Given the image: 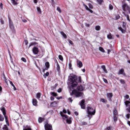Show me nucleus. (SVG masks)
Listing matches in <instances>:
<instances>
[{
    "instance_id": "f257e3e1",
    "label": "nucleus",
    "mask_w": 130,
    "mask_h": 130,
    "mask_svg": "<svg viewBox=\"0 0 130 130\" xmlns=\"http://www.w3.org/2000/svg\"><path fill=\"white\" fill-rule=\"evenodd\" d=\"M78 83H82V78L79 76L77 77L76 75L71 74L69 77L68 85L70 88V92L72 91L71 95H75L76 97H84V93L81 92L85 90V87L82 85L77 87V89H74L78 86Z\"/></svg>"
},
{
    "instance_id": "f03ea898",
    "label": "nucleus",
    "mask_w": 130,
    "mask_h": 130,
    "mask_svg": "<svg viewBox=\"0 0 130 130\" xmlns=\"http://www.w3.org/2000/svg\"><path fill=\"white\" fill-rule=\"evenodd\" d=\"M60 114L62 117L64 122V121H66L67 123H68V124H71L72 123V117H69L66 115L67 114V110H66V109H63L62 112H60Z\"/></svg>"
},
{
    "instance_id": "7ed1b4c3",
    "label": "nucleus",
    "mask_w": 130,
    "mask_h": 130,
    "mask_svg": "<svg viewBox=\"0 0 130 130\" xmlns=\"http://www.w3.org/2000/svg\"><path fill=\"white\" fill-rule=\"evenodd\" d=\"M96 111H95V109L88 107L87 108V116L88 117H90V116H92V115H94L95 114V113Z\"/></svg>"
},
{
    "instance_id": "20e7f679",
    "label": "nucleus",
    "mask_w": 130,
    "mask_h": 130,
    "mask_svg": "<svg viewBox=\"0 0 130 130\" xmlns=\"http://www.w3.org/2000/svg\"><path fill=\"white\" fill-rule=\"evenodd\" d=\"M1 111H2L3 115H4L6 124H7V125H10V124H9V121L8 120V116L6 115V109H5V108L4 107H2L1 108Z\"/></svg>"
},
{
    "instance_id": "39448f33",
    "label": "nucleus",
    "mask_w": 130,
    "mask_h": 130,
    "mask_svg": "<svg viewBox=\"0 0 130 130\" xmlns=\"http://www.w3.org/2000/svg\"><path fill=\"white\" fill-rule=\"evenodd\" d=\"M122 9L124 12H128V13L130 14V8L128 7L127 4L124 3L122 5Z\"/></svg>"
},
{
    "instance_id": "423d86ee",
    "label": "nucleus",
    "mask_w": 130,
    "mask_h": 130,
    "mask_svg": "<svg viewBox=\"0 0 130 130\" xmlns=\"http://www.w3.org/2000/svg\"><path fill=\"white\" fill-rule=\"evenodd\" d=\"M83 6L85 7L86 11H88V12H90V13H93V11L91 9H93V5L91 4H88V7L85 4H83Z\"/></svg>"
},
{
    "instance_id": "0eeeda50",
    "label": "nucleus",
    "mask_w": 130,
    "mask_h": 130,
    "mask_svg": "<svg viewBox=\"0 0 130 130\" xmlns=\"http://www.w3.org/2000/svg\"><path fill=\"white\" fill-rule=\"evenodd\" d=\"M124 104L125 105V106L127 107V108L126 109V110L128 112H129L130 113V98H129V101H126L124 102Z\"/></svg>"
},
{
    "instance_id": "6e6552de",
    "label": "nucleus",
    "mask_w": 130,
    "mask_h": 130,
    "mask_svg": "<svg viewBox=\"0 0 130 130\" xmlns=\"http://www.w3.org/2000/svg\"><path fill=\"white\" fill-rule=\"evenodd\" d=\"M126 26V23L125 22H123V28L122 27H119V30L122 32V33H125V27Z\"/></svg>"
},
{
    "instance_id": "1a4fd4ad",
    "label": "nucleus",
    "mask_w": 130,
    "mask_h": 130,
    "mask_svg": "<svg viewBox=\"0 0 130 130\" xmlns=\"http://www.w3.org/2000/svg\"><path fill=\"white\" fill-rule=\"evenodd\" d=\"M32 50L34 54H38V53H39V49L37 47H34Z\"/></svg>"
},
{
    "instance_id": "9d476101",
    "label": "nucleus",
    "mask_w": 130,
    "mask_h": 130,
    "mask_svg": "<svg viewBox=\"0 0 130 130\" xmlns=\"http://www.w3.org/2000/svg\"><path fill=\"white\" fill-rule=\"evenodd\" d=\"M45 130H52V125L48 123L45 124Z\"/></svg>"
},
{
    "instance_id": "9b49d317",
    "label": "nucleus",
    "mask_w": 130,
    "mask_h": 130,
    "mask_svg": "<svg viewBox=\"0 0 130 130\" xmlns=\"http://www.w3.org/2000/svg\"><path fill=\"white\" fill-rule=\"evenodd\" d=\"M76 63L78 68H81L82 67H83V62H82V61H80L79 59L77 60Z\"/></svg>"
},
{
    "instance_id": "f8f14e48",
    "label": "nucleus",
    "mask_w": 130,
    "mask_h": 130,
    "mask_svg": "<svg viewBox=\"0 0 130 130\" xmlns=\"http://www.w3.org/2000/svg\"><path fill=\"white\" fill-rule=\"evenodd\" d=\"M107 97L108 100H109V101H111V98H112V97H113V93H107Z\"/></svg>"
},
{
    "instance_id": "ddd939ff",
    "label": "nucleus",
    "mask_w": 130,
    "mask_h": 130,
    "mask_svg": "<svg viewBox=\"0 0 130 130\" xmlns=\"http://www.w3.org/2000/svg\"><path fill=\"white\" fill-rule=\"evenodd\" d=\"M80 106L82 109H85L86 106L85 105V100H83L80 103Z\"/></svg>"
},
{
    "instance_id": "4468645a",
    "label": "nucleus",
    "mask_w": 130,
    "mask_h": 130,
    "mask_svg": "<svg viewBox=\"0 0 130 130\" xmlns=\"http://www.w3.org/2000/svg\"><path fill=\"white\" fill-rule=\"evenodd\" d=\"M118 75H122L123 76H125V73H124V70L123 69H121L118 73Z\"/></svg>"
},
{
    "instance_id": "2eb2a0df",
    "label": "nucleus",
    "mask_w": 130,
    "mask_h": 130,
    "mask_svg": "<svg viewBox=\"0 0 130 130\" xmlns=\"http://www.w3.org/2000/svg\"><path fill=\"white\" fill-rule=\"evenodd\" d=\"M51 106L53 107H56L57 106H58V103L57 102H54L51 104Z\"/></svg>"
},
{
    "instance_id": "dca6fc26",
    "label": "nucleus",
    "mask_w": 130,
    "mask_h": 130,
    "mask_svg": "<svg viewBox=\"0 0 130 130\" xmlns=\"http://www.w3.org/2000/svg\"><path fill=\"white\" fill-rule=\"evenodd\" d=\"M37 103H38V102H37V100H36V99H34L32 100V104L34 106H37Z\"/></svg>"
},
{
    "instance_id": "f3484780",
    "label": "nucleus",
    "mask_w": 130,
    "mask_h": 130,
    "mask_svg": "<svg viewBox=\"0 0 130 130\" xmlns=\"http://www.w3.org/2000/svg\"><path fill=\"white\" fill-rule=\"evenodd\" d=\"M101 68L103 70V71L104 72V73H105L106 74H107L108 72H107V70H106V67H105V66L103 65L101 66Z\"/></svg>"
},
{
    "instance_id": "a211bd4d",
    "label": "nucleus",
    "mask_w": 130,
    "mask_h": 130,
    "mask_svg": "<svg viewBox=\"0 0 130 130\" xmlns=\"http://www.w3.org/2000/svg\"><path fill=\"white\" fill-rule=\"evenodd\" d=\"M37 10L38 14L39 15H41V14H42V12L41 11V9L40 8V7H37Z\"/></svg>"
},
{
    "instance_id": "6ab92c4d",
    "label": "nucleus",
    "mask_w": 130,
    "mask_h": 130,
    "mask_svg": "<svg viewBox=\"0 0 130 130\" xmlns=\"http://www.w3.org/2000/svg\"><path fill=\"white\" fill-rule=\"evenodd\" d=\"M60 34L64 39H67V35L63 32V31H60Z\"/></svg>"
},
{
    "instance_id": "aec40b11",
    "label": "nucleus",
    "mask_w": 130,
    "mask_h": 130,
    "mask_svg": "<svg viewBox=\"0 0 130 130\" xmlns=\"http://www.w3.org/2000/svg\"><path fill=\"white\" fill-rule=\"evenodd\" d=\"M95 29L96 31H100V30L101 29V27L100 25H96L95 26Z\"/></svg>"
},
{
    "instance_id": "412c9836",
    "label": "nucleus",
    "mask_w": 130,
    "mask_h": 130,
    "mask_svg": "<svg viewBox=\"0 0 130 130\" xmlns=\"http://www.w3.org/2000/svg\"><path fill=\"white\" fill-rule=\"evenodd\" d=\"M123 13L124 14L125 17H126L127 21H128V22H130L129 16L128 15L125 14L124 12H123Z\"/></svg>"
},
{
    "instance_id": "4be33fe9",
    "label": "nucleus",
    "mask_w": 130,
    "mask_h": 130,
    "mask_svg": "<svg viewBox=\"0 0 130 130\" xmlns=\"http://www.w3.org/2000/svg\"><path fill=\"white\" fill-rule=\"evenodd\" d=\"M43 120H44V118L42 117L39 118L38 121L40 123H41V122H42Z\"/></svg>"
},
{
    "instance_id": "5701e85b",
    "label": "nucleus",
    "mask_w": 130,
    "mask_h": 130,
    "mask_svg": "<svg viewBox=\"0 0 130 130\" xmlns=\"http://www.w3.org/2000/svg\"><path fill=\"white\" fill-rule=\"evenodd\" d=\"M37 44H38V43L37 42H32L30 43L29 46H33L34 45H37Z\"/></svg>"
},
{
    "instance_id": "b1692460",
    "label": "nucleus",
    "mask_w": 130,
    "mask_h": 130,
    "mask_svg": "<svg viewBox=\"0 0 130 130\" xmlns=\"http://www.w3.org/2000/svg\"><path fill=\"white\" fill-rule=\"evenodd\" d=\"M11 3H12V4H13V5H18V3H17V2H16V1H15V0H11Z\"/></svg>"
},
{
    "instance_id": "393cba45",
    "label": "nucleus",
    "mask_w": 130,
    "mask_h": 130,
    "mask_svg": "<svg viewBox=\"0 0 130 130\" xmlns=\"http://www.w3.org/2000/svg\"><path fill=\"white\" fill-rule=\"evenodd\" d=\"M107 38H108V39H113V36H112V35H111V34H110L107 36Z\"/></svg>"
},
{
    "instance_id": "a878e982",
    "label": "nucleus",
    "mask_w": 130,
    "mask_h": 130,
    "mask_svg": "<svg viewBox=\"0 0 130 130\" xmlns=\"http://www.w3.org/2000/svg\"><path fill=\"white\" fill-rule=\"evenodd\" d=\"M99 50L100 51H101L102 52L105 53V50H104V49H103V48H102V47H99Z\"/></svg>"
},
{
    "instance_id": "bb28decb",
    "label": "nucleus",
    "mask_w": 130,
    "mask_h": 130,
    "mask_svg": "<svg viewBox=\"0 0 130 130\" xmlns=\"http://www.w3.org/2000/svg\"><path fill=\"white\" fill-rule=\"evenodd\" d=\"M10 27L11 28V29H12V30H14V24H13L12 23H10Z\"/></svg>"
},
{
    "instance_id": "cd10ccee",
    "label": "nucleus",
    "mask_w": 130,
    "mask_h": 130,
    "mask_svg": "<svg viewBox=\"0 0 130 130\" xmlns=\"http://www.w3.org/2000/svg\"><path fill=\"white\" fill-rule=\"evenodd\" d=\"M36 97H37V99H39V98H40V97H41V94L40 93H37Z\"/></svg>"
},
{
    "instance_id": "c85d7f7f",
    "label": "nucleus",
    "mask_w": 130,
    "mask_h": 130,
    "mask_svg": "<svg viewBox=\"0 0 130 130\" xmlns=\"http://www.w3.org/2000/svg\"><path fill=\"white\" fill-rule=\"evenodd\" d=\"M113 114H114V116L117 115L118 113H117V110L116 109L114 110Z\"/></svg>"
},
{
    "instance_id": "c756f323",
    "label": "nucleus",
    "mask_w": 130,
    "mask_h": 130,
    "mask_svg": "<svg viewBox=\"0 0 130 130\" xmlns=\"http://www.w3.org/2000/svg\"><path fill=\"white\" fill-rule=\"evenodd\" d=\"M3 130H9V128H8V126H7V125H4L3 128Z\"/></svg>"
},
{
    "instance_id": "7c9ffc66",
    "label": "nucleus",
    "mask_w": 130,
    "mask_h": 130,
    "mask_svg": "<svg viewBox=\"0 0 130 130\" xmlns=\"http://www.w3.org/2000/svg\"><path fill=\"white\" fill-rule=\"evenodd\" d=\"M45 66H46V67L47 68V69H49V62H46L45 63Z\"/></svg>"
},
{
    "instance_id": "2f4dec72",
    "label": "nucleus",
    "mask_w": 130,
    "mask_h": 130,
    "mask_svg": "<svg viewBox=\"0 0 130 130\" xmlns=\"http://www.w3.org/2000/svg\"><path fill=\"white\" fill-rule=\"evenodd\" d=\"M51 95H52V96H54L55 97L57 96V93L54 92H52L50 93Z\"/></svg>"
},
{
    "instance_id": "473e14b6",
    "label": "nucleus",
    "mask_w": 130,
    "mask_h": 130,
    "mask_svg": "<svg viewBox=\"0 0 130 130\" xmlns=\"http://www.w3.org/2000/svg\"><path fill=\"white\" fill-rule=\"evenodd\" d=\"M101 102H103L104 103H106V102H107V100H106L104 99H101Z\"/></svg>"
},
{
    "instance_id": "72a5a7b5",
    "label": "nucleus",
    "mask_w": 130,
    "mask_h": 130,
    "mask_svg": "<svg viewBox=\"0 0 130 130\" xmlns=\"http://www.w3.org/2000/svg\"><path fill=\"white\" fill-rule=\"evenodd\" d=\"M5 118L0 115V121H4Z\"/></svg>"
},
{
    "instance_id": "f704fd0d",
    "label": "nucleus",
    "mask_w": 130,
    "mask_h": 130,
    "mask_svg": "<svg viewBox=\"0 0 130 130\" xmlns=\"http://www.w3.org/2000/svg\"><path fill=\"white\" fill-rule=\"evenodd\" d=\"M117 119H118L117 117L114 116L113 120H114V122H116Z\"/></svg>"
},
{
    "instance_id": "c9c22d12",
    "label": "nucleus",
    "mask_w": 130,
    "mask_h": 130,
    "mask_svg": "<svg viewBox=\"0 0 130 130\" xmlns=\"http://www.w3.org/2000/svg\"><path fill=\"white\" fill-rule=\"evenodd\" d=\"M97 3H98L99 5H101V4L103 3V0H97Z\"/></svg>"
},
{
    "instance_id": "e433bc0d",
    "label": "nucleus",
    "mask_w": 130,
    "mask_h": 130,
    "mask_svg": "<svg viewBox=\"0 0 130 130\" xmlns=\"http://www.w3.org/2000/svg\"><path fill=\"white\" fill-rule=\"evenodd\" d=\"M120 82L121 83V84H125V82L123 79H120Z\"/></svg>"
},
{
    "instance_id": "4c0bfd02",
    "label": "nucleus",
    "mask_w": 130,
    "mask_h": 130,
    "mask_svg": "<svg viewBox=\"0 0 130 130\" xmlns=\"http://www.w3.org/2000/svg\"><path fill=\"white\" fill-rule=\"evenodd\" d=\"M58 57L60 60H63V58L62 57V56H61V55H59L58 56Z\"/></svg>"
},
{
    "instance_id": "58836bf2",
    "label": "nucleus",
    "mask_w": 130,
    "mask_h": 130,
    "mask_svg": "<svg viewBox=\"0 0 130 130\" xmlns=\"http://www.w3.org/2000/svg\"><path fill=\"white\" fill-rule=\"evenodd\" d=\"M57 70L58 72L60 71V67L58 64H57Z\"/></svg>"
},
{
    "instance_id": "ea45409f",
    "label": "nucleus",
    "mask_w": 130,
    "mask_h": 130,
    "mask_svg": "<svg viewBox=\"0 0 130 130\" xmlns=\"http://www.w3.org/2000/svg\"><path fill=\"white\" fill-rule=\"evenodd\" d=\"M23 130H32L30 127H26L23 128Z\"/></svg>"
},
{
    "instance_id": "a19ab883",
    "label": "nucleus",
    "mask_w": 130,
    "mask_h": 130,
    "mask_svg": "<svg viewBox=\"0 0 130 130\" xmlns=\"http://www.w3.org/2000/svg\"><path fill=\"white\" fill-rule=\"evenodd\" d=\"M125 117H126V118H127V119H129L130 114L129 113L126 114Z\"/></svg>"
},
{
    "instance_id": "79ce46f5",
    "label": "nucleus",
    "mask_w": 130,
    "mask_h": 130,
    "mask_svg": "<svg viewBox=\"0 0 130 130\" xmlns=\"http://www.w3.org/2000/svg\"><path fill=\"white\" fill-rule=\"evenodd\" d=\"M57 11H58V12H59V13H61V10L60 9V8H59V7L57 8Z\"/></svg>"
},
{
    "instance_id": "37998d69",
    "label": "nucleus",
    "mask_w": 130,
    "mask_h": 130,
    "mask_svg": "<svg viewBox=\"0 0 130 130\" xmlns=\"http://www.w3.org/2000/svg\"><path fill=\"white\" fill-rule=\"evenodd\" d=\"M48 76H49V73L47 72L45 75H44V77H45V78L46 77H48Z\"/></svg>"
},
{
    "instance_id": "c03bdc74",
    "label": "nucleus",
    "mask_w": 130,
    "mask_h": 130,
    "mask_svg": "<svg viewBox=\"0 0 130 130\" xmlns=\"http://www.w3.org/2000/svg\"><path fill=\"white\" fill-rule=\"evenodd\" d=\"M109 9L110 10H113V6L111 5V4L109 5Z\"/></svg>"
},
{
    "instance_id": "a18cd8bd",
    "label": "nucleus",
    "mask_w": 130,
    "mask_h": 130,
    "mask_svg": "<svg viewBox=\"0 0 130 130\" xmlns=\"http://www.w3.org/2000/svg\"><path fill=\"white\" fill-rule=\"evenodd\" d=\"M21 60H22V61H23L24 62H26V61H27V60H26V59L25 58H21Z\"/></svg>"
},
{
    "instance_id": "49530a36",
    "label": "nucleus",
    "mask_w": 130,
    "mask_h": 130,
    "mask_svg": "<svg viewBox=\"0 0 130 130\" xmlns=\"http://www.w3.org/2000/svg\"><path fill=\"white\" fill-rule=\"evenodd\" d=\"M103 81L106 84H107L108 83V82L107 81V79L105 78H103Z\"/></svg>"
},
{
    "instance_id": "de8ad7c7",
    "label": "nucleus",
    "mask_w": 130,
    "mask_h": 130,
    "mask_svg": "<svg viewBox=\"0 0 130 130\" xmlns=\"http://www.w3.org/2000/svg\"><path fill=\"white\" fill-rule=\"evenodd\" d=\"M9 82H10V85H11V86H12V87H14L15 85H14V83H13V82L10 81Z\"/></svg>"
},
{
    "instance_id": "09e8293b",
    "label": "nucleus",
    "mask_w": 130,
    "mask_h": 130,
    "mask_svg": "<svg viewBox=\"0 0 130 130\" xmlns=\"http://www.w3.org/2000/svg\"><path fill=\"white\" fill-rule=\"evenodd\" d=\"M111 126H109V127H107V128H106V130H110L111 129Z\"/></svg>"
},
{
    "instance_id": "8fccbe9b",
    "label": "nucleus",
    "mask_w": 130,
    "mask_h": 130,
    "mask_svg": "<svg viewBox=\"0 0 130 130\" xmlns=\"http://www.w3.org/2000/svg\"><path fill=\"white\" fill-rule=\"evenodd\" d=\"M69 67L70 70L72 69V63H69Z\"/></svg>"
},
{
    "instance_id": "3c124183",
    "label": "nucleus",
    "mask_w": 130,
    "mask_h": 130,
    "mask_svg": "<svg viewBox=\"0 0 130 130\" xmlns=\"http://www.w3.org/2000/svg\"><path fill=\"white\" fill-rule=\"evenodd\" d=\"M82 124L83 125H87V122H82Z\"/></svg>"
},
{
    "instance_id": "603ef678",
    "label": "nucleus",
    "mask_w": 130,
    "mask_h": 130,
    "mask_svg": "<svg viewBox=\"0 0 130 130\" xmlns=\"http://www.w3.org/2000/svg\"><path fill=\"white\" fill-rule=\"evenodd\" d=\"M57 92H58V93H60V92H61V88H59L57 90Z\"/></svg>"
},
{
    "instance_id": "864d4df0",
    "label": "nucleus",
    "mask_w": 130,
    "mask_h": 130,
    "mask_svg": "<svg viewBox=\"0 0 130 130\" xmlns=\"http://www.w3.org/2000/svg\"><path fill=\"white\" fill-rule=\"evenodd\" d=\"M125 98H126V99H128V98H129V95H126L125 96Z\"/></svg>"
},
{
    "instance_id": "5fc2aeb1",
    "label": "nucleus",
    "mask_w": 130,
    "mask_h": 130,
    "mask_svg": "<svg viewBox=\"0 0 130 130\" xmlns=\"http://www.w3.org/2000/svg\"><path fill=\"white\" fill-rule=\"evenodd\" d=\"M62 99V96H60V97H57L56 99H57L58 100H59V99Z\"/></svg>"
},
{
    "instance_id": "6e6d98bb",
    "label": "nucleus",
    "mask_w": 130,
    "mask_h": 130,
    "mask_svg": "<svg viewBox=\"0 0 130 130\" xmlns=\"http://www.w3.org/2000/svg\"><path fill=\"white\" fill-rule=\"evenodd\" d=\"M34 4H37L38 3V1L37 0H34Z\"/></svg>"
},
{
    "instance_id": "4d7b16f0",
    "label": "nucleus",
    "mask_w": 130,
    "mask_h": 130,
    "mask_svg": "<svg viewBox=\"0 0 130 130\" xmlns=\"http://www.w3.org/2000/svg\"><path fill=\"white\" fill-rule=\"evenodd\" d=\"M24 42H25V44L26 45H27L28 44V41L25 40Z\"/></svg>"
},
{
    "instance_id": "13d9d810",
    "label": "nucleus",
    "mask_w": 130,
    "mask_h": 130,
    "mask_svg": "<svg viewBox=\"0 0 130 130\" xmlns=\"http://www.w3.org/2000/svg\"><path fill=\"white\" fill-rule=\"evenodd\" d=\"M120 18V17L119 16V15H117L116 17V20H118V19H119Z\"/></svg>"
},
{
    "instance_id": "bf43d9fd",
    "label": "nucleus",
    "mask_w": 130,
    "mask_h": 130,
    "mask_svg": "<svg viewBox=\"0 0 130 130\" xmlns=\"http://www.w3.org/2000/svg\"><path fill=\"white\" fill-rule=\"evenodd\" d=\"M69 101H70V102H71V103L73 102V100H72V98H69Z\"/></svg>"
},
{
    "instance_id": "052dcab7",
    "label": "nucleus",
    "mask_w": 130,
    "mask_h": 130,
    "mask_svg": "<svg viewBox=\"0 0 130 130\" xmlns=\"http://www.w3.org/2000/svg\"><path fill=\"white\" fill-rule=\"evenodd\" d=\"M0 8H1V9H3V4L2 3L0 4Z\"/></svg>"
},
{
    "instance_id": "680f3d73",
    "label": "nucleus",
    "mask_w": 130,
    "mask_h": 130,
    "mask_svg": "<svg viewBox=\"0 0 130 130\" xmlns=\"http://www.w3.org/2000/svg\"><path fill=\"white\" fill-rule=\"evenodd\" d=\"M51 100L52 101H53V100H54V98H53V96H51Z\"/></svg>"
},
{
    "instance_id": "e2e57ef3",
    "label": "nucleus",
    "mask_w": 130,
    "mask_h": 130,
    "mask_svg": "<svg viewBox=\"0 0 130 130\" xmlns=\"http://www.w3.org/2000/svg\"><path fill=\"white\" fill-rule=\"evenodd\" d=\"M111 50H110V49H108V54H109V53H110Z\"/></svg>"
},
{
    "instance_id": "0e129e2a",
    "label": "nucleus",
    "mask_w": 130,
    "mask_h": 130,
    "mask_svg": "<svg viewBox=\"0 0 130 130\" xmlns=\"http://www.w3.org/2000/svg\"><path fill=\"white\" fill-rule=\"evenodd\" d=\"M13 89H14V91H16V90H17V88H16V86H15V85H14V86H13Z\"/></svg>"
},
{
    "instance_id": "69168bd1",
    "label": "nucleus",
    "mask_w": 130,
    "mask_h": 130,
    "mask_svg": "<svg viewBox=\"0 0 130 130\" xmlns=\"http://www.w3.org/2000/svg\"><path fill=\"white\" fill-rule=\"evenodd\" d=\"M1 24H2L3 25V24H4V20H1Z\"/></svg>"
},
{
    "instance_id": "338daca9",
    "label": "nucleus",
    "mask_w": 130,
    "mask_h": 130,
    "mask_svg": "<svg viewBox=\"0 0 130 130\" xmlns=\"http://www.w3.org/2000/svg\"><path fill=\"white\" fill-rule=\"evenodd\" d=\"M69 43H70V44H73V41H69Z\"/></svg>"
},
{
    "instance_id": "774afa93",
    "label": "nucleus",
    "mask_w": 130,
    "mask_h": 130,
    "mask_svg": "<svg viewBox=\"0 0 130 130\" xmlns=\"http://www.w3.org/2000/svg\"><path fill=\"white\" fill-rule=\"evenodd\" d=\"M127 124H128V125H129V126H130V121H128L127 122Z\"/></svg>"
}]
</instances>
